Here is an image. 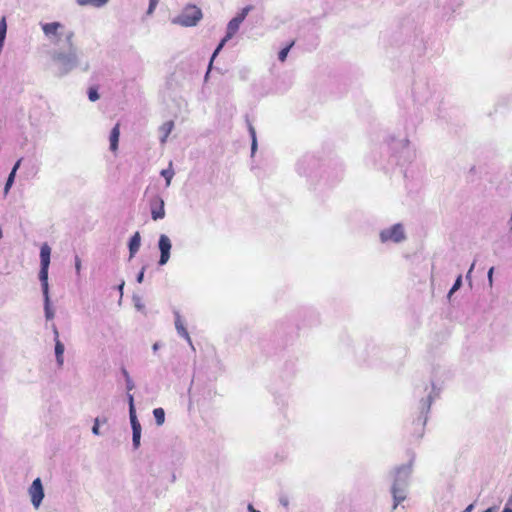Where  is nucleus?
<instances>
[{"instance_id":"ea45409f","label":"nucleus","mask_w":512,"mask_h":512,"mask_svg":"<svg viewBox=\"0 0 512 512\" xmlns=\"http://www.w3.org/2000/svg\"><path fill=\"white\" fill-rule=\"evenodd\" d=\"M123 286H124V283H122L120 286H119V289L122 291L123 289Z\"/></svg>"},{"instance_id":"473e14b6","label":"nucleus","mask_w":512,"mask_h":512,"mask_svg":"<svg viewBox=\"0 0 512 512\" xmlns=\"http://www.w3.org/2000/svg\"><path fill=\"white\" fill-rule=\"evenodd\" d=\"M128 402H129V410L134 408V400H133V396L131 394L128 395Z\"/></svg>"},{"instance_id":"7c9ffc66","label":"nucleus","mask_w":512,"mask_h":512,"mask_svg":"<svg viewBox=\"0 0 512 512\" xmlns=\"http://www.w3.org/2000/svg\"><path fill=\"white\" fill-rule=\"evenodd\" d=\"M92 432L95 434V435H99V420L98 418L95 419V423L92 427Z\"/></svg>"},{"instance_id":"f257e3e1","label":"nucleus","mask_w":512,"mask_h":512,"mask_svg":"<svg viewBox=\"0 0 512 512\" xmlns=\"http://www.w3.org/2000/svg\"><path fill=\"white\" fill-rule=\"evenodd\" d=\"M42 30L45 36L53 45L59 46L62 40L66 42L69 50V55L58 53L56 55V59L58 61H76L75 46L73 43L75 33L72 30H66L65 26L60 22L45 23L42 25Z\"/></svg>"},{"instance_id":"a211bd4d","label":"nucleus","mask_w":512,"mask_h":512,"mask_svg":"<svg viewBox=\"0 0 512 512\" xmlns=\"http://www.w3.org/2000/svg\"><path fill=\"white\" fill-rule=\"evenodd\" d=\"M19 165H20V160L16 162V164L14 165L11 173L9 174V177H8V179L6 181L5 188H4L5 194L8 193L10 187L12 186V184L14 182L15 173H16V170L18 169Z\"/></svg>"},{"instance_id":"f704fd0d","label":"nucleus","mask_w":512,"mask_h":512,"mask_svg":"<svg viewBox=\"0 0 512 512\" xmlns=\"http://www.w3.org/2000/svg\"><path fill=\"white\" fill-rule=\"evenodd\" d=\"M143 277H144V272L141 271L137 277V281L138 283H141L143 281Z\"/></svg>"},{"instance_id":"39448f33","label":"nucleus","mask_w":512,"mask_h":512,"mask_svg":"<svg viewBox=\"0 0 512 512\" xmlns=\"http://www.w3.org/2000/svg\"><path fill=\"white\" fill-rule=\"evenodd\" d=\"M250 10V7H245L242 9V11L236 16L234 17L233 19H231L227 25V32H226V35L225 37L221 40V42L219 43V45L217 46V48L215 49L212 57H211V61H210V65L212 64L214 58L217 56V54L220 52V50L223 48V46L225 45V43L231 39L236 33L237 31L239 30V27L241 25V23L244 21V19L246 18L248 12Z\"/></svg>"},{"instance_id":"a878e982","label":"nucleus","mask_w":512,"mask_h":512,"mask_svg":"<svg viewBox=\"0 0 512 512\" xmlns=\"http://www.w3.org/2000/svg\"><path fill=\"white\" fill-rule=\"evenodd\" d=\"M161 175L166 179V185H170L174 172L170 169H164L161 171Z\"/></svg>"},{"instance_id":"7ed1b4c3","label":"nucleus","mask_w":512,"mask_h":512,"mask_svg":"<svg viewBox=\"0 0 512 512\" xmlns=\"http://www.w3.org/2000/svg\"><path fill=\"white\" fill-rule=\"evenodd\" d=\"M386 142L392 155L399 163H411L416 158V150L411 144L408 135H389Z\"/></svg>"},{"instance_id":"c9c22d12","label":"nucleus","mask_w":512,"mask_h":512,"mask_svg":"<svg viewBox=\"0 0 512 512\" xmlns=\"http://www.w3.org/2000/svg\"><path fill=\"white\" fill-rule=\"evenodd\" d=\"M474 509V504L468 505L463 512H472Z\"/></svg>"},{"instance_id":"2eb2a0df","label":"nucleus","mask_w":512,"mask_h":512,"mask_svg":"<svg viewBox=\"0 0 512 512\" xmlns=\"http://www.w3.org/2000/svg\"><path fill=\"white\" fill-rule=\"evenodd\" d=\"M51 249L48 244H43L40 250L41 266H49Z\"/></svg>"},{"instance_id":"f3484780","label":"nucleus","mask_w":512,"mask_h":512,"mask_svg":"<svg viewBox=\"0 0 512 512\" xmlns=\"http://www.w3.org/2000/svg\"><path fill=\"white\" fill-rule=\"evenodd\" d=\"M109 0H76V2L80 6H94V7H102L104 6Z\"/></svg>"},{"instance_id":"6ab92c4d","label":"nucleus","mask_w":512,"mask_h":512,"mask_svg":"<svg viewBox=\"0 0 512 512\" xmlns=\"http://www.w3.org/2000/svg\"><path fill=\"white\" fill-rule=\"evenodd\" d=\"M174 127V123L173 121H167L165 122L162 126H161V131L163 132V137L161 139V141L164 143L167 139V137L169 136V134L171 133L172 129Z\"/></svg>"},{"instance_id":"58836bf2","label":"nucleus","mask_w":512,"mask_h":512,"mask_svg":"<svg viewBox=\"0 0 512 512\" xmlns=\"http://www.w3.org/2000/svg\"><path fill=\"white\" fill-rule=\"evenodd\" d=\"M502 512H512V509L509 507H505Z\"/></svg>"},{"instance_id":"0eeeda50","label":"nucleus","mask_w":512,"mask_h":512,"mask_svg":"<svg viewBox=\"0 0 512 512\" xmlns=\"http://www.w3.org/2000/svg\"><path fill=\"white\" fill-rule=\"evenodd\" d=\"M379 237L382 243H400L406 239V234L403 225L397 223L381 230Z\"/></svg>"},{"instance_id":"bb28decb","label":"nucleus","mask_w":512,"mask_h":512,"mask_svg":"<svg viewBox=\"0 0 512 512\" xmlns=\"http://www.w3.org/2000/svg\"><path fill=\"white\" fill-rule=\"evenodd\" d=\"M88 97L90 99V101H96L99 99V94L97 92V89L95 88H90L89 91H88Z\"/></svg>"},{"instance_id":"4be33fe9","label":"nucleus","mask_w":512,"mask_h":512,"mask_svg":"<svg viewBox=\"0 0 512 512\" xmlns=\"http://www.w3.org/2000/svg\"><path fill=\"white\" fill-rule=\"evenodd\" d=\"M129 414H130V422H131L132 430H135V428L141 429V425L136 417L135 408L130 409Z\"/></svg>"},{"instance_id":"2f4dec72","label":"nucleus","mask_w":512,"mask_h":512,"mask_svg":"<svg viewBox=\"0 0 512 512\" xmlns=\"http://www.w3.org/2000/svg\"><path fill=\"white\" fill-rule=\"evenodd\" d=\"M250 131H251V134H252V150H254L256 148V137H255V131H254V128L253 127H250Z\"/></svg>"},{"instance_id":"9d476101","label":"nucleus","mask_w":512,"mask_h":512,"mask_svg":"<svg viewBox=\"0 0 512 512\" xmlns=\"http://www.w3.org/2000/svg\"><path fill=\"white\" fill-rule=\"evenodd\" d=\"M151 216L155 221L164 218V202L161 198H156L151 202Z\"/></svg>"},{"instance_id":"423d86ee","label":"nucleus","mask_w":512,"mask_h":512,"mask_svg":"<svg viewBox=\"0 0 512 512\" xmlns=\"http://www.w3.org/2000/svg\"><path fill=\"white\" fill-rule=\"evenodd\" d=\"M202 17L203 14L199 7L196 5H187L182 13L173 20V23L183 27H192L197 25Z\"/></svg>"},{"instance_id":"aec40b11","label":"nucleus","mask_w":512,"mask_h":512,"mask_svg":"<svg viewBox=\"0 0 512 512\" xmlns=\"http://www.w3.org/2000/svg\"><path fill=\"white\" fill-rule=\"evenodd\" d=\"M157 425H162L165 421V412L162 408H155L153 411Z\"/></svg>"},{"instance_id":"1a4fd4ad","label":"nucleus","mask_w":512,"mask_h":512,"mask_svg":"<svg viewBox=\"0 0 512 512\" xmlns=\"http://www.w3.org/2000/svg\"><path fill=\"white\" fill-rule=\"evenodd\" d=\"M159 249L161 252L159 264L164 265L170 257L171 242L166 235H161L159 238Z\"/></svg>"},{"instance_id":"cd10ccee","label":"nucleus","mask_w":512,"mask_h":512,"mask_svg":"<svg viewBox=\"0 0 512 512\" xmlns=\"http://www.w3.org/2000/svg\"><path fill=\"white\" fill-rule=\"evenodd\" d=\"M158 2H159V0H150L149 8H148V11H147L148 14H152L153 13V11L156 8Z\"/></svg>"},{"instance_id":"4468645a","label":"nucleus","mask_w":512,"mask_h":512,"mask_svg":"<svg viewBox=\"0 0 512 512\" xmlns=\"http://www.w3.org/2000/svg\"><path fill=\"white\" fill-rule=\"evenodd\" d=\"M140 242H141L140 233L136 232L131 237L130 242H129L130 257H133L137 253V251L140 248Z\"/></svg>"},{"instance_id":"f03ea898","label":"nucleus","mask_w":512,"mask_h":512,"mask_svg":"<svg viewBox=\"0 0 512 512\" xmlns=\"http://www.w3.org/2000/svg\"><path fill=\"white\" fill-rule=\"evenodd\" d=\"M412 473V461L397 467L393 472V483L391 493L393 497V509L403 502L407 497L409 479Z\"/></svg>"},{"instance_id":"9b49d317","label":"nucleus","mask_w":512,"mask_h":512,"mask_svg":"<svg viewBox=\"0 0 512 512\" xmlns=\"http://www.w3.org/2000/svg\"><path fill=\"white\" fill-rule=\"evenodd\" d=\"M48 269L49 266H41L39 272V279L41 281L44 298H47V294H49Z\"/></svg>"},{"instance_id":"393cba45","label":"nucleus","mask_w":512,"mask_h":512,"mask_svg":"<svg viewBox=\"0 0 512 512\" xmlns=\"http://www.w3.org/2000/svg\"><path fill=\"white\" fill-rule=\"evenodd\" d=\"M461 285H462V276L459 275L456 278L452 288L450 289V291L448 293V297H451V295L454 294L461 287Z\"/></svg>"},{"instance_id":"a19ab883","label":"nucleus","mask_w":512,"mask_h":512,"mask_svg":"<svg viewBox=\"0 0 512 512\" xmlns=\"http://www.w3.org/2000/svg\"><path fill=\"white\" fill-rule=\"evenodd\" d=\"M426 421H427V418H426V416H425V417H424V420H423V424H425V423H426Z\"/></svg>"},{"instance_id":"dca6fc26","label":"nucleus","mask_w":512,"mask_h":512,"mask_svg":"<svg viewBox=\"0 0 512 512\" xmlns=\"http://www.w3.org/2000/svg\"><path fill=\"white\" fill-rule=\"evenodd\" d=\"M63 354H64V345L57 338L56 343H55V355H56V360H57V363L59 366L63 365V362H64Z\"/></svg>"},{"instance_id":"b1692460","label":"nucleus","mask_w":512,"mask_h":512,"mask_svg":"<svg viewBox=\"0 0 512 512\" xmlns=\"http://www.w3.org/2000/svg\"><path fill=\"white\" fill-rule=\"evenodd\" d=\"M45 315L47 319H52L54 317V312L50 307L49 294H47V298H45Z\"/></svg>"},{"instance_id":"c756f323","label":"nucleus","mask_w":512,"mask_h":512,"mask_svg":"<svg viewBox=\"0 0 512 512\" xmlns=\"http://www.w3.org/2000/svg\"><path fill=\"white\" fill-rule=\"evenodd\" d=\"M81 267H82V265H81V259L79 258V256H76V257H75V269H76L77 274H80V272H81Z\"/></svg>"},{"instance_id":"4c0bfd02","label":"nucleus","mask_w":512,"mask_h":512,"mask_svg":"<svg viewBox=\"0 0 512 512\" xmlns=\"http://www.w3.org/2000/svg\"><path fill=\"white\" fill-rule=\"evenodd\" d=\"M127 388H128V390H131L133 388V383H131V381H129V380H128Z\"/></svg>"},{"instance_id":"412c9836","label":"nucleus","mask_w":512,"mask_h":512,"mask_svg":"<svg viewBox=\"0 0 512 512\" xmlns=\"http://www.w3.org/2000/svg\"><path fill=\"white\" fill-rule=\"evenodd\" d=\"M293 45H294V41H292L291 43H289L283 49L280 50V52L278 54V59L281 62H284L286 60L287 55H288V53H289V51H290V49L292 48Z\"/></svg>"},{"instance_id":"72a5a7b5","label":"nucleus","mask_w":512,"mask_h":512,"mask_svg":"<svg viewBox=\"0 0 512 512\" xmlns=\"http://www.w3.org/2000/svg\"><path fill=\"white\" fill-rule=\"evenodd\" d=\"M474 267H475V262L472 263V265H471V267H470V269H469V271H468V273L466 275V279H468V280L471 279V273H472Z\"/></svg>"},{"instance_id":"20e7f679","label":"nucleus","mask_w":512,"mask_h":512,"mask_svg":"<svg viewBox=\"0 0 512 512\" xmlns=\"http://www.w3.org/2000/svg\"><path fill=\"white\" fill-rule=\"evenodd\" d=\"M415 396L420 398L421 413L427 414L430 410L431 403L439 396L440 390L433 382H423L416 386Z\"/></svg>"},{"instance_id":"f8f14e48","label":"nucleus","mask_w":512,"mask_h":512,"mask_svg":"<svg viewBox=\"0 0 512 512\" xmlns=\"http://www.w3.org/2000/svg\"><path fill=\"white\" fill-rule=\"evenodd\" d=\"M119 137H120V124L117 123L113 127V129L111 130L110 138H109V140H110V149L113 152H116L117 149H118Z\"/></svg>"},{"instance_id":"5701e85b","label":"nucleus","mask_w":512,"mask_h":512,"mask_svg":"<svg viewBox=\"0 0 512 512\" xmlns=\"http://www.w3.org/2000/svg\"><path fill=\"white\" fill-rule=\"evenodd\" d=\"M132 432H133V436H132L133 446L135 449H137L140 446L141 429L135 428V430H132Z\"/></svg>"},{"instance_id":"e433bc0d","label":"nucleus","mask_w":512,"mask_h":512,"mask_svg":"<svg viewBox=\"0 0 512 512\" xmlns=\"http://www.w3.org/2000/svg\"><path fill=\"white\" fill-rule=\"evenodd\" d=\"M248 510H249V512H260V511H258V510H256V509H254V507H253V505H252V504H249V505H248Z\"/></svg>"},{"instance_id":"6e6552de","label":"nucleus","mask_w":512,"mask_h":512,"mask_svg":"<svg viewBox=\"0 0 512 512\" xmlns=\"http://www.w3.org/2000/svg\"><path fill=\"white\" fill-rule=\"evenodd\" d=\"M29 495L31 497V502L35 508H38L43 500L44 491L40 478H36L32 485L29 488Z\"/></svg>"},{"instance_id":"c85d7f7f","label":"nucleus","mask_w":512,"mask_h":512,"mask_svg":"<svg viewBox=\"0 0 512 512\" xmlns=\"http://www.w3.org/2000/svg\"><path fill=\"white\" fill-rule=\"evenodd\" d=\"M493 273H494V267H491L487 273L488 283H489L490 287L493 286Z\"/></svg>"},{"instance_id":"ddd939ff","label":"nucleus","mask_w":512,"mask_h":512,"mask_svg":"<svg viewBox=\"0 0 512 512\" xmlns=\"http://www.w3.org/2000/svg\"><path fill=\"white\" fill-rule=\"evenodd\" d=\"M175 327H176L177 332L182 337H184L189 343H191V338L189 336V333H188L187 329L184 327L183 321L178 312L175 313Z\"/></svg>"}]
</instances>
